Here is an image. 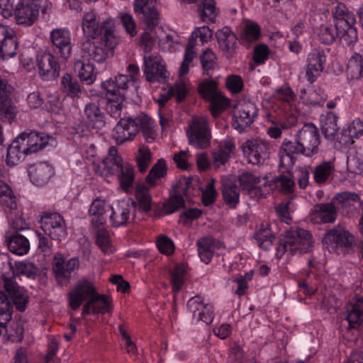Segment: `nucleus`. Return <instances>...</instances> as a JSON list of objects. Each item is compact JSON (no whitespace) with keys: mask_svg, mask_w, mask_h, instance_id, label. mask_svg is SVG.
Returning a JSON list of instances; mask_svg holds the SVG:
<instances>
[{"mask_svg":"<svg viewBox=\"0 0 363 363\" xmlns=\"http://www.w3.org/2000/svg\"><path fill=\"white\" fill-rule=\"evenodd\" d=\"M4 288L9 293L0 291V320L4 323H9L12 318L13 305L20 312H23L28 303V295L16 281L13 277H5L3 279Z\"/></svg>","mask_w":363,"mask_h":363,"instance_id":"f257e3e1","label":"nucleus"},{"mask_svg":"<svg viewBox=\"0 0 363 363\" xmlns=\"http://www.w3.org/2000/svg\"><path fill=\"white\" fill-rule=\"evenodd\" d=\"M82 30L87 37L91 39H100V43L107 44L109 48L118 45L119 38L116 33L115 26L110 20L104 21L99 23L96 20V14L86 12L84 15Z\"/></svg>","mask_w":363,"mask_h":363,"instance_id":"f03ea898","label":"nucleus"},{"mask_svg":"<svg viewBox=\"0 0 363 363\" xmlns=\"http://www.w3.org/2000/svg\"><path fill=\"white\" fill-rule=\"evenodd\" d=\"M312 247V235L308 230L291 228L280 239L277 251L281 255L287 252L291 255L304 254L310 252Z\"/></svg>","mask_w":363,"mask_h":363,"instance_id":"7ed1b4c3","label":"nucleus"},{"mask_svg":"<svg viewBox=\"0 0 363 363\" xmlns=\"http://www.w3.org/2000/svg\"><path fill=\"white\" fill-rule=\"evenodd\" d=\"M323 243L329 251L347 254L354 249V238L349 231L337 226L325 234Z\"/></svg>","mask_w":363,"mask_h":363,"instance_id":"20e7f679","label":"nucleus"},{"mask_svg":"<svg viewBox=\"0 0 363 363\" xmlns=\"http://www.w3.org/2000/svg\"><path fill=\"white\" fill-rule=\"evenodd\" d=\"M198 91L200 95L210 101L209 110L214 118L218 117L228 106V101L217 89L213 80H205L199 84Z\"/></svg>","mask_w":363,"mask_h":363,"instance_id":"39448f33","label":"nucleus"},{"mask_svg":"<svg viewBox=\"0 0 363 363\" xmlns=\"http://www.w3.org/2000/svg\"><path fill=\"white\" fill-rule=\"evenodd\" d=\"M257 108L251 101L241 100L235 106L233 126L242 133L250 127L257 116Z\"/></svg>","mask_w":363,"mask_h":363,"instance_id":"423d86ee","label":"nucleus"},{"mask_svg":"<svg viewBox=\"0 0 363 363\" xmlns=\"http://www.w3.org/2000/svg\"><path fill=\"white\" fill-rule=\"evenodd\" d=\"M295 137L308 155V157H311L319 152L320 134L318 129L313 123L304 124L297 131Z\"/></svg>","mask_w":363,"mask_h":363,"instance_id":"0eeeda50","label":"nucleus"},{"mask_svg":"<svg viewBox=\"0 0 363 363\" xmlns=\"http://www.w3.org/2000/svg\"><path fill=\"white\" fill-rule=\"evenodd\" d=\"M48 0H21L15 9V18L19 25L29 26L34 23L39 15V10L44 8L41 3Z\"/></svg>","mask_w":363,"mask_h":363,"instance_id":"6e6552de","label":"nucleus"},{"mask_svg":"<svg viewBox=\"0 0 363 363\" xmlns=\"http://www.w3.org/2000/svg\"><path fill=\"white\" fill-rule=\"evenodd\" d=\"M40 224L44 233L52 240L61 241L67 235L65 221L58 213H45Z\"/></svg>","mask_w":363,"mask_h":363,"instance_id":"1a4fd4ad","label":"nucleus"},{"mask_svg":"<svg viewBox=\"0 0 363 363\" xmlns=\"http://www.w3.org/2000/svg\"><path fill=\"white\" fill-rule=\"evenodd\" d=\"M242 150L247 162L252 164H259L269 156V144L261 139L246 140L242 145Z\"/></svg>","mask_w":363,"mask_h":363,"instance_id":"9d476101","label":"nucleus"},{"mask_svg":"<svg viewBox=\"0 0 363 363\" xmlns=\"http://www.w3.org/2000/svg\"><path fill=\"white\" fill-rule=\"evenodd\" d=\"M208 120L205 117L194 118L189 124L188 132L189 142L196 147L203 149L210 144V131Z\"/></svg>","mask_w":363,"mask_h":363,"instance_id":"9b49d317","label":"nucleus"},{"mask_svg":"<svg viewBox=\"0 0 363 363\" xmlns=\"http://www.w3.org/2000/svg\"><path fill=\"white\" fill-rule=\"evenodd\" d=\"M96 40V42H92L90 39H86L82 43V58L100 63L109 56L113 55V50L117 45L111 48L107 44L101 43L100 39Z\"/></svg>","mask_w":363,"mask_h":363,"instance_id":"f8f14e48","label":"nucleus"},{"mask_svg":"<svg viewBox=\"0 0 363 363\" xmlns=\"http://www.w3.org/2000/svg\"><path fill=\"white\" fill-rule=\"evenodd\" d=\"M191 184V178L182 177L173 186L174 194L163 204L164 210L167 214L172 213L184 206V199L183 196L188 195Z\"/></svg>","mask_w":363,"mask_h":363,"instance_id":"ddd939ff","label":"nucleus"},{"mask_svg":"<svg viewBox=\"0 0 363 363\" xmlns=\"http://www.w3.org/2000/svg\"><path fill=\"white\" fill-rule=\"evenodd\" d=\"M144 73L150 82H164L168 77V72L158 55L144 57Z\"/></svg>","mask_w":363,"mask_h":363,"instance_id":"4468645a","label":"nucleus"},{"mask_svg":"<svg viewBox=\"0 0 363 363\" xmlns=\"http://www.w3.org/2000/svg\"><path fill=\"white\" fill-rule=\"evenodd\" d=\"M96 292L93 284L88 279H83L77 281L72 291L68 294L71 308L77 311L82 302L89 301Z\"/></svg>","mask_w":363,"mask_h":363,"instance_id":"2eb2a0df","label":"nucleus"},{"mask_svg":"<svg viewBox=\"0 0 363 363\" xmlns=\"http://www.w3.org/2000/svg\"><path fill=\"white\" fill-rule=\"evenodd\" d=\"M279 154V167H283L287 170L294 165L297 155H302L308 157V155L304 152V150L296 138L294 141L287 139L284 140Z\"/></svg>","mask_w":363,"mask_h":363,"instance_id":"dca6fc26","label":"nucleus"},{"mask_svg":"<svg viewBox=\"0 0 363 363\" xmlns=\"http://www.w3.org/2000/svg\"><path fill=\"white\" fill-rule=\"evenodd\" d=\"M82 123L88 129H101L106 123L99 100L87 103L84 108Z\"/></svg>","mask_w":363,"mask_h":363,"instance_id":"f3484780","label":"nucleus"},{"mask_svg":"<svg viewBox=\"0 0 363 363\" xmlns=\"http://www.w3.org/2000/svg\"><path fill=\"white\" fill-rule=\"evenodd\" d=\"M50 39L54 47V52L61 57L67 59L72 53L70 32L66 28L53 29Z\"/></svg>","mask_w":363,"mask_h":363,"instance_id":"a211bd4d","label":"nucleus"},{"mask_svg":"<svg viewBox=\"0 0 363 363\" xmlns=\"http://www.w3.org/2000/svg\"><path fill=\"white\" fill-rule=\"evenodd\" d=\"M187 308L192 318L196 321L210 324L213 320L212 306L205 303L199 296L191 298L187 301Z\"/></svg>","mask_w":363,"mask_h":363,"instance_id":"6ab92c4d","label":"nucleus"},{"mask_svg":"<svg viewBox=\"0 0 363 363\" xmlns=\"http://www.w3.org/2000/svg\"><path fill=\"white\" fill-rule=\"evenodd\" d=\"M124 164L117 149L112 146L109 148L107 156L96 167L95 171L99 175L106 177L117 174Z\"/></svg>","mask_w":363,"mask_h":363,"instance_id":"aec40b11","label":"nucleus"},{"mask_svg":"<svg viewBox=\"0 0 363 363\" xmlns=\"http://www.w3.org/2000/svg\"><path fill=\"white\" fill-rule=\"evenodd\" d=\"M136 205L134 201H119L111 206L110 220L115 227L126 225L130 222L131 210Z\"/></svg>","mask_w":363,"mask_h":363,"instance_id":"412c9836","label":"nucleus"},{"mask_svg":"<svg viewBox=\"0 0 363 363\" xmlns=\"http://www.w3.org/2000/svg\"><path fill=\"white\" fill-rule=\"evenodd\" d=\"M216 38L219 49L227 58L233 57L238 48V38L228 26H224L216 32Z\"/></svg>","mask_w":363,"mask_h":363,"instance_id":"4be33fe9","label":"nucleus"},{"mask_svg":"<svg viewBox=\"0 0 363 363\" xmlns=\"http://www.w3.org/2000/svg\"><path fill=\"white\" fill-rule=\"evenodd\" d=\"M39 74L44 80L56 79L60 71V66L57 58L50 53H44L37 59Z\"/></svg>","mask_w":363,"mask_h":363,"instance_id":"5701e85b","label":"nucleus"},{"mask_svg":"<svg viewBox=\"0 0 363 363\" xmlns=\"http://www.w3.org/2000/svg\"><path fill=\"white\" fill-rule=\"evenodd\" d=\"M138 133V123L133 118H121L113 129V138L118 145L132 140Z\"/></svg>","mask_w":363,"mask_h":363,"instance_id":"b1692460","label":"nucleus"},{"mask_svg":"<svg viewBox=\"0 0 363 363\" xmlns=\"http://www.w3.org/2000/svg\"><path fill=\"white\" fill-rule=\"evenodd\" d=\"M112 310L111 298L104 294H99L97 291L83 306L82 315L110 313Z\"/></svg>","mask_w":363,"mask_h":363,"instance_id":"393cba45","label":"nucleus"},{"mask_svg":"<svg viewBox=\"0 0 363 363\" xmlns=\"http://www.w3.org/2000/svg\"><path fill=\"white\" fill-rule=\"evenodd\" d=\"M18 138L23 143L22 147L26 150L28 154L35 153L43 150L48 145L50 136L44 133L31 131L23 133Z\"/></svg>","mask_w":363,"mask_h":363,"instance_id":"a878e982","label":"nucleus"},{"mask_svg":"<svg viewBox=\"0 0 363 363\" xmlns=\"http://www.w3.org/2000/svg\"><path fill=\"white\" fill-rule=\"evenodd\" d=\"M18 42L13 31L7 26H0V56L3 59L16 55Z\"/></svg>","mask_w":363,"mask_h":363,"instance_id":"bb28decb","label":"nucleus"},{"mask_svg":"<svg viewBox=\"0 0 363 363\" xmlns=\"http://www.w3.org/2000/svg\"><path fill=\"white\" fill-rule=\"evenodd\" d=\"M6 85V82L0 77V118L11 122L16 117V107L11 104Z\"/></svg>","mask_w":363,"mask_h":363,"instance_id":"cd10ccee","label":"nucleus"},{"mask_svg":"<svg viewBox=\"0 0 363 363\" xmlns=\"http://www.w3.org/2000/svg\"><path fill=\"white\" fill-rule=\"evenodd\" d=\"M345 319L350 328L357 329L363 323V298H353L345 307Z\"/></svg>","mask_w":363,"mask_h":363,"instance_id":"c85d7f7f","label":"nucleus"},{"mask_svg":"<svg viewBox=\"0 0 363 363\" xmlns=\"http://www.w3.org/2000/svg\"><path fill=\"white\" fill-rule=\"evenodd\" d=\"M235 145L232 140H226L220 143L214 148L213 156V164L215 168H219L228 162L230 157L235 154Z\"/></svg>","mask_w":363,"mask_h":363,"instance_id":"c756f323","label":"nucleus"},{"mask_svg":"<svg viewBox=\"0 0 363 363\" xmlns=\"http://www.w3.org/2000/svg\"><path fill=\"white\" fill-rule=\"evenodd\" d=\"M336 218L337 210L333 203L316 204L311 213V219L316 223H333Z\"/></svg>","mask_w":363,"mask_h":363,"instance_id":"7c9ffc66","label":"nucleus"},{"mask_svg":"<svg viewBox=\"0 0 363 363\" xmlns=\"http://www.w3.org/2000/svg\"><path fill=\"white\" fill-rule=\"evenodd\" d=\"M130 83L132 82L128 75L119 74L113 79L103 82L101 86L106 90V94L117 96L120 94L122 97H125V91Z\"/></svg>","mask_w":363,"mask_h":363,"instance_id":"2f4dec72","label":"nucleus"},{"mask_svg":"<svg viewBox=\"0 0 363 363\" xmlns=\"http://www.w3.org/2000/svg\"><path fill=\"white\" fill-rule=\"evenodd\" d=\"M53 174L52 167L46 162H40L33 165L29 169L30 180L37 186H43L47 184Z\"/></svg>","mask_w":363,"mask_h":363,"instance_id":"473e14b6","label":"nucleus"},{"mask_svg":"<svg viewBox=\"0 0 363 363\" xmlns=\"http://www.w3.org/2000/svg\"><path fill=\"white\" fill-rule=\"evenodd\" d=\"M74 69L81 80L88 84H92L96 79L94 65L91 61L86 58L76 60L74 64Z\"/></svg>","mask_w":363,"mask_h":363,"instance_id":"72a5a7b5","label":"nucleus"},{"mask_svg":"<svg viewBox=\"0 0 363 363\" xmlns=\"http://www.w3.org/2000/svg\"><path fill=\"white\" fill-rule=\"evenodd\" d=\"M335 27L340 28L344 25H354L356 18L354 15L348 10L343 3H338L333 10Z\"/></svg>","mask_w":363,"mask_h":363,"instance_id":"f704fd0d","label":"nucleus"},{"mask_svg":"<svg viewBox=\"0 0 363 363\" xmlns=\"http://www.w3.org/2000/svg\"><path fill=\"white\" fill-rule=\"evenodd\" d=\"M363 135V121L359 118L353 120L347 129L342 133L341 143L349 146L354 143V138H358Z\"/></svg>","mask_w":363,"mask_h":363,"instance_id":"c9c22d12","label":"nucleus"},{"mask_svg":"<svg viewBox=\"0 0 363 363\" xmlns=\"http://www.w3.org/2000/svg\"><path fill=\"white\" fill-rule=\"evenodd\" d=\"M108 208L109 206L106 204L105 199L101 197H97L94 199L89 210V215L94 217L92 222L96 223L99 226L105 224L106 222L105 213Z\"/></svg>","mask_w":363,"mask_h":363,"instance_id":"e433bc0d","label":"nucleus"},{"mask_svg":"<svg viewBox=\"0 0 363 363\" xmlns=\"http://www.w3.org/2000/svg\"><path fill=\"white\" fill-rule=\"evenodd\" d=\"M338 117L333 112L328 111L321 120V131L324 137L333 140L339 130L337 124Z\"/></svg>","mask_w":363,"mask_h":363,"instance_id":"4c0bfd02","label":"nucleus"},{"mask_svg":"<svg viewBox=\"0 0 363 363\" xmlns=\"http://www.w3.org/2000/svg\"><path fill=\"white\" fill-rule=\"evenodd\" d=\"M222 194L225 203L235 208L239 203L240 190L234 182L228 180L223 182Z\"/></svg>","mask_w":363,"mask_h":363,"instance_id":"58836bf2","label":"nucleus"},{"mask_svg":"<svg viewBox=\"0 0 363 363\" xmlns=\"http://www.w3.org/2000/svg\"><path fill=\"white\" fill-rule=\"evenodd\" d=\"M52 270L54 272L55 279L60 284H67L69 281L71 275L66 272V262L60 253H57L54 256Z\"/></svg>","mask_w":363,"mask_h":363,"instance_id":"ea45409f","label":"nucleus"},{"mask_svg":"<svg viewBox=\"0 0 363 363\" xmlns=\"http://www.w3.org/2000/svg\"><path fill=\"white\" fill-rule=\"evenodd\" d=\"M267 185L271 189L276 188L281 192L288 194L294 191L295 182L290 177L280 174L263 184L264 186H267Z\"/></svg>","mask_w":363,"mask_h":363,"instance_id":"a19ab883","label":"nucleus"},{"mask_svg":"<svg viewBox=\"0 0 363 363\" xmlns=\"http://www.w3.org/2000/svg\"><path fill=\"white\" fill-rule=\"evenodd\" d=\"M17 137L7 149L6 164L9 166H14L20 162L25 155H28L26 150L22 147L23 143Z\"/></svg>","mask_w":363,"mask_h":363,"instance_id":"79ce46f5","label":"nucleus"},{"mask_svg":"<svg viewBox=\"0 0 363 363\" xmlns=\"http://www.w3.org/2000/svg\"><path fill=\"white\" fill-rule=\"evenodd\" d=\"M135 195L139 208L143 212H149L152 209V199L148 188L143 183L138 184L135 187Z\"/></svg>","mask_w":363,"mask_h":363,"instance_id":"37998d69","label":"nucleus"},{"mask_svg":"<svg viewBox=\"0 0 363 363\" xmlns=\"http://www.w3.org/2000/svg\"><path fill=\"white\" fill-rule=\"evenodd\" d=\"M6 242L10 251L18 255L26 254L30 249L28 239L20 234L13 235L9 239L6 240Z\"/></svg>","mask_w":363,"mask_h":363,"instance_id":"c03bdc74","label":"nucleus"},{"mask_svg":"<svg viewBox=\"0 0 363 363\" xmlns=\"http://www.w3.org/2000/svg\"><path fill=\"white\" fill-rule=\"evenodd\" d=\"M199 255L201 259L208 264L211 260L215 250V243L211 237L202 238L197 240Z\"/></svg>","mask_w":363,"mask_h":363,"instance_id":"a18cd8bd","label":"nucleus"},{"mask_svg":"<svg viewBox=\"0 0 363 363\" xmlns=\"http://www.w3.org/2000/svg\"><path fill=\"white\" fill-rule=\"evenodd\" d=\"M213 0H202L199 4L197 11L203 22L214 23L218 16V10Z\"/></svg>","mask_w":363,"mask_h":363,"instance_id":"49530a36","label":"nucleus"},{"mask_svg":"<svg viewBox=\"0 0 363 363\" xmlns=\"http://www.w3.org/2000/svg\"><path fill=\"white\" fill-rule=\"evenodd\" d=\"M341 28H337L332 24H322L316 29V34L319 40L325 45L333 43L339 35Z\"/></svg>","mask_w":363,"mask_h":363,"instance_id":"de8ad7c7","label":"nucleus"},{"mask_svg":"<svg viewBox=\"0 0 363 363\" xmlns=\"http://www.w3.org/2000/svg\"><path fill=\"white\" fill-rule=\"evenodd\" d=\"M62 91L70 97L79 98L82 94V89L78 81L69 74H65L61 79Z\"/></svg>","mask_w":363,"mask_h":363,"instance_id":"09e8293b","label":"nucleus"},{"mask_svg":"<svg viewBox=\"0 0 363 363\" xmlns=\"http://www.w3.org/2000/svg\"><path fill=\"white\" fill-rule=\"evenodd\" d=\"M121 188L124 191H129L134 182L135 174L133 167L125 163L117 173Z\"/></svg>","mask_w":363,"mask_h":363,"instance_id":"8fccbe9b","label":"nucleus"},{"mask_svg":"<svg viewBox=\"0 0 363 363\" xmlns=\"http://www.w3.org/2000/svg\"><path fill=\"white\" fill-rule=\"evenodd\" d=\"M143 14L142 21L145 26V30H152L159 24L160 13L155 7H144L143 11H135Z\"/></svg>","mask_w":363,"mask_h":363,"instance_id":"3c124183","label":"nucleus"},{"mask_svg":"<svg viewBox=\"0 0 363 363\" xmlns=\"http://www.w3.org/2000/svg\"><path fill=\"white\" fill-rule=\"evenodd\" d=\"M106 110L108 113L114 118H118L121 116L123 108V103L125 101V97L118 94L117 96L106 94Z\"/></svg>","mask_w":363,"mask_h":363,"instance_id":"603ef678","label":"nucleus"},{"mask_svg":"<svg viewBox=\"0 0 363 363\" xmlns=\"http://www.w3.org/2000/svg\"><path fill=\"white\" fill-rule=\"evenodd\" d=\"M238 180L242 190L248 194L255 190L256 186L261 182L259 177H257L249 172H242L238 176Z\"/></svg>","mask_w":363,"mask_h":363,"instance_id":"864d4df0","label":"nucleus"},{"mask_svg":"<svg viewBox=\"0 0 363 363\" xmlns=\"http://www.w3.org/2000/svg\"><path fill=\"white\" fill-rule=\"evenodd\" d=\"M166 174L167 167L165 161L164 159H160L152 166L145 180L150 186H154L156 184V179L164 177Z\"/></svg>","mask_w":363,"mask_h":363,"instance_id":"5fc2aeb1","label":"nucleus"},{"mask_svg":"<svg viewBox=\"0 0 363 363\" xmlns=\"http://www.w3.org/2000/svg\"><path fill=\"white\" fill-rule=\"evenodd\" d=\"M333 169L330 162H323L317 165L313 172L315 182L318 184H324L329 178Z\"/></svg>","mask_w":363,"mask_h":363,"instance_id":"6e6d98bb","label":"nucleus"},{"mask_svg":"<svg viewBox=\"0 0 363 363\" xmlns=\"http://www.w3.org/2000/svg\"><path fill=\"white\" fill-rule=\"evenodd\" d=\"M254 238L257 240L260 247L267 250L272 245L274 236L272 235L268 225L262 224L259 230L255 233Z\"/></svg>","mask_w":363,"mask_h":363,"instance_id":"4d7b16f0","label":"nucleus"},{"mask_svg":"<svg viewBox=\"0 0 363 363\" xmlns=\"http://www.w3.org/2000/svg\"><path fill=\"white\" fill-rule=\"evenodd\" d=\"M260 28L257 23L254 22L247 23L242 33L241 39L243 44L245 43H253L260 37Z\"/></svg>","mask_w":363,"mask_h":363,"instance_id":"13d9d810","label":"nucleus"},{"mask_svg":"<svg viewBox=\"0 0 363 363\" xmlns=\"http://www.w3.org/2000/svg\"><path fill=\"white\" fill-rule=\"evenodd\" d=\"M338 37L347 46H353L358 40L357 30L354 25H344L341 27Z\"/></svg>","mask_w":363,"mask_h":363,"instance_id":"bf43d9fd","label":"nucleus"},{"mask_svg":"<svg viewBox=\"0 0 363 363\" xmlns=\"http://www.w3.org/2000/svg\"><path fill=\"white\" fill-rule=\"evenodd\" d=\"M326 60V56L323 50L319 49L313 50L307 57V67L317 68L323 70V64Z\"/></svg>","mask_w":363,"mask_h":363,"instance_id":"052dcab7","label":"nucleus"},{"mask_svg":"<svg viewBox=\"0 0 363 363\" xmlns=\"http://www.w3.org/2000/svg\"><path fill=\"white\" fill-rule=\"evenodd\" d=\"M347 68L353 76L363 77V53L361 55L354 54L348 60Z\"/></svg>","mask_w":363,"mask_h":363,"instance_id":"680f3d73","label":"nucleus"},{"mask_svg":"<svg viewBox=\"0 0 363 363\" xmlns=\"http://www.w3.org/2000/svg\"><path fill=\"white\" fill-rule=\"evenodd\" d=\"M184 267L182 264L175 266L171 273V282L174 292H179L184 284Z\"/></svg>","mask_w":363,"mask_h":363,"instance_id":"e2e57ef3","label":"nucleus"},{"mask_svg":"<svg viewBox=\"0 0 363 363\" xmlns=\"http://www.w3.org/2000/svg\"><path fill=\"white\" fill-rule=\"evenodd\" d=\"M152 160V153L149 148L142 147L139 149L136 157L137 165L140 172H144Z\"/></svg>","mask_w":363,"mask_h":363,"instance_id":"0e129e2a","label":"nucleus"},{"mask_svg":"<svg viewBox=\"0 0 363 363\" xmlns=\"http://www.w3.org/2000/svg\"><path fill=\"white\" fill-rule=\"evenodd\" d=\"M96 242L104 253L109 254L113 252L109 235L106 230L104 229L98 230Z\"/></svg>","mask_w":363,"mask_h":363,"instance_id":"69168bd1","label":"nucleus"},{"mask_svg":"<svg viewBox=\"0 0 363 363\" xmlns=\"http://www.w3.org/2000/svg\"><path fill=\"white\" fill-rule=\"evenodd\" d=\"M188 87L184 81L176 82L172 86L169 87L168 94L176 96L179 102L182 101L186 96Z\"/></svg>","mask_w":363,"mask_h":363,"instance_id":"338daca9","label":"nucleus"},{"mask_svg":"<svg viewBox=\"0 0 363 363\" xmlns=\"http://www.w3.org/2000/svg\"><path fill=\"white\" fill-rule=\"evenodd\" d=\"M274 97L277 101L290 105L296 99V95L290 87H281L276 91Z\"/></svg>","mask_w":363,"mask_h":363,"instance_id":"774afa93","label":"nucleus"}]
</instances>
